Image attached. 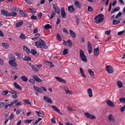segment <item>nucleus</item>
Masks as SVG:
<instances>
[{"label":"nucleus","instance_id":"37","mask_svg":"<svg viewBox=\"0 0 125 125\" xmlns=\"http://www.w3.org/2000/svg\"><path fill=\"white\" fill-rule=\"evenodd\" d=\"M67 44H68V46L70 47H71L72 45V42L70 40H68L67 41Z\"/></svg>","mask_w":125,"mask_h":125},{"label":"nucleus","instance_id":"54","mask_svg":"<svg viewBox=\"0 0 125 125\" xmlns=\"http://www.w3.org/2000/svg\"><path fill=\"white\" fill-rule=\"evenodd\" d=\"M119 101L122 103L125 102V98L123 97L120 98V99Z\"/></svg>","mask_w":125,"mask_h":125},{"label":"nucleus","instance_id":"53","mask_svg":"<svg viewBox=\"0 0 125 125\" xmlns=\"http://www.w3.org/2000/svg\"><path fill=\"white\" fill-rule=\"evenodd\" d=\"M20 37L22 39H24L25 38V35L23 33H21L20 34Z\"/></svg>","mask_w":125,"mask_h":125},{"label":"nucleus","instance_id":"19","mask_svg":"<svg viewBox=\"0 0 125 125\" xmlns=\"http://www.w3.org/2000/svg\"><path fill=\"white\" fill-rule=\"evenodd\" d=\"M44 99L46 100L48 103H51L52 102V101L51 99L49 97L47 96H45L43 97Z\"/></svg>","mask_w":125,"mask_h":125},{"label":"nucleus","instance_id":"36","mask_svg":"<svg viewBox=\"0 0 125 125\" xmlns=\"http://www.w3.org/2000/svg\"><path fill=\"white\" fill-rule=\"evenodd\" d=\"M56 14L55 12L53 11L51 13V15L50 18L51 19H52L54 17Z\"/></svg>","mask_w":125,"mask_h":125},{"label":"nucleus","instance_id":"9","mask_svg":"<svg viewBox=\"0 0 125 125\" xmlns=\"http://www.w3.org/2000/svg\"><path fill=\"white\" fill-rule=\"evenodd\" d=\"M61 13L62 17L63 18H65L66 15L65 10L63 7L62 8L61 10Z\"/></svg>","mask_w":125,"mask_h":125},{"label":"nucleus","instance_id":"4","mask_svg":"<svg viewBox=\"0 0 125 125\" xmlns=\"http://www.w3.org/2000/svg\"><path fill=\"white\" fill-rule=\"evenodd\" d=\"M106 69L109 73H111L114 72L113 68L110 66H107L106 68Z\"/></svg>","mask_w":125,"mask_h":125},{"label":"nucleus","instance_id":"61","mask_svg":"<svg viewBox=\"0 0 125 125\" xmlns=\"http://www.w3.org/2000/svg\"><path fill=\"white\" fill-rule=\"evenodd\" d=\"M42 15V13L41 12H39L38 15V17L39 19L41 18V17Z\"/></svg>","mask_w":125,"mask_h":125},{"label":"nucleus","instance_id":"38","mask_svg":"<svg viewBox=\"0 0 125 125\" xmlns=\"http://www.w3.org/2000/svg\"><path fill=\"white\" fill-rule=\"evenodd\" d=\"M120 21H116L115 19H113V25H116L120 23Z\"/></svg>","mask_w":125,"mask_h":125},{"label":"nucleus","instance_id":"8","mask_svg":"<svg viewBox=\"0 0 125 125\" xmlns=\"http://www.w3.org/2000/svg\"><path fill=\"white\" fill-rule=\"evenodd\" d=\"M55 78L60 82L64 84L66 83V81L61 77H55Z\"/></svg>","mask_w":125,"mask_h":125},{"label":"nucleus","instance_id":"47","mask_svg":"<svg viewBox=\"0 0 125 125\" xmlns=\"http://www.w3.org/2000/svg\"><path fill=\"white\" fill-rule=\"evenodd\" d=\"M23 101L26 103L27 104H29L31 105V104L29 102L28 100L27 99H24L23 100Z\"/></svg>","mask_w":125,"mask_h":125},{"label":"nucleus","instance_id":"59","mask_svg":"<svg viewBox=\"0 0 125 125\" xmlns=\"http://www.w3.org/2000/svg\"><path fill=\"white\" fill-rule=\"evenodd\" d=\"M5 105V103L3 102H2L0 103V108H1L3 107Z\"/></svg>","mask_w":125,"mask_h":125},{"label":"nucleus","instance_id":"31","mask_svg":"<svg viewBox=\"0 0 125 125\" xmlns=\"http://www.w3.org/2000/svg\"><path fill=\"white\" fill-rule=\"evenodd\" d=\"M31 52L32 54L34 55H38V54L37 52L34 49H32L31 50Z\"/></svg>","mask_w":125,"mask_h":125},{"label":"nucleus","instance_id":"63","mask_svg":"<svg viewBox=\"0 0 125 125\" xmlns=\"http://www.w3.org/2000/svg\"><path fill=\"white\" fill-rule=\"evenodd\" d=\"M33 121L32 120H25V122L27 123H30Z\"/></svg>","mask_w":125,"mask_h":125},{"label":"nucleus","instance_id":"23","mask_svg":"<svg viewBox=\"0 0 125 125\" xmlns=\"http://www.w3.org/2000/svg\"><path fill=\"white\" fill-rule=\"evenodd\" d=\"M19 13L23 17H25L27 16V14L25 11H24L23 10H20Z\"/></svg>","mask_w":125,"mask_h":125},{"label":"nucleus","instance_id":"41","mask_svg":"<svg viewBox=\"0 0 125 125\" xmlns=\"http://www.w3.org/2000/svg\"><path fill=\"white\" fill-rule=\"evenodd\" d=\"M35 112L39 116L42 117L44 116L40 112L37 111H36Z\"/></svg>","mask_w":125,"mask_h":125},{"label":"nucleus","instance_id":"32","mask_svg":"<svg viewBox=\"0 0 125 125\" xmlns=\"http://www.w3.org/2000/svg\"><path fill=\"white\" fill-rule=\"evenodd\" d=\"M117 84L119 88H121L123 86V84L120 81H117Z\"/></svg>","mask_w":125,"mask_h":125},{"label":"nucleus","instance_id":"22","mask_svg":"<svg viewBox=\"0 0 125 125\" xmlns=\"http://www.w3.org/2000/svg\"><path fill=\"white\" fill-rule=\"evenodd\" d=\"M87 92L90 97H92L93 95L92 94V90L91 88H88L87 90Z\"/></svg>","mask_w":125,"mask_h":125},{"label":"nucleus","instance_id":"13","mask_svg":"<svg viewBox=\"0 0 125 125\" xmlns=\"http://www.w3.org/2000/svg\"><path fill=\"white\" fill-rule=\"evenodd\" d=\"M94 55L95 56H98L99 53V47H97V48L95 49L94 50Z\"/></svg>","mask_w":125,"mask_h":125},{"label":"nucleus","instance_id":"64","mask_svg":"<svg viewBox=\"0 0 125 125\" xmlns=\"http://www.w3.org/2000/svg\"><path fill=\"white\" fill-rule=\"evenodd\" d=\"M124 30L120 31L117 34L119 35H121L123 34L124 33Z\"/></svg>","mask_w":125,"mask_h":125},{"label":"nucleus","instance_id":"27","mask_svg":"<svg viewBox=\"0 0 125 125\" xmlns=\"http://www.w3.org/2000/svg\"><path fill=\"white\" fill-rule=\"evenodd\" d=\"M23 23V22L21 21L18 22L16 24V27H18L21 26L22 25Z\"/></svg>","mask_w":125,"mask_h":125},{"label":"nucleus","instance_id":"26","mask_svg":"<svg viewBox=\"0 0 125 125\" xmlns=\"http://www.w3.org/2000/svg\"><path fill=\"white\" fill-rule=\"evenodd\" d=\"M52 28V26L49 24H47L43 26V28L45 29H48Z\"/></svg>","mask_w":125,"mask_h":125},{"label":"nucleus","instance_id":"49","mask_svg":"<svg viewBox=\"0 0 125 125\" xmlns=\"http://www.w3.org/2000/svg\"><path fill=\"white\" fill-rule=\"evenodd\" d=\"M32 69L35 72H37L38 71V70L33 65V66H32L31 67Z\"/></svg>","mask_w":125,"mask_h":125},{"label":"nucleus","instance_id":"58","mask_svg":"<svg viewBox=\"0 0 125 125\" xmlns=\"http://www.w3.org/2000/svg\"><path fill=\"white\" fill-rule=\"evenodd\" d=\"M14 115L13 114L11 113L9 117V119L10 120L12 119L13 118Z\"/></svg>","mask_w":125,"mask_h":125},{"label":"nucleus","instance_id":"2","mask_svg":"<svg viewBox=\"0 0 125 125\" xmlns=\"http://www.w3.org/2000/svg\"><path fill=\"white\" fill-rule=\"evenodd\" d=\"M94 20H95V22L97 24L102 22L104 20V15L102 14H100L95 16Z\"/></svg>","mask_w":125,"mask_h":125},{"label":"nucleus","instance_id":"16","mask_svg":"<svg viewBox=\"0 0 125 125\" xmlns=\"http://www.w3.org/2000/svg\"><path fill=\"white\" fill-rule=\"evenodd\" d=\"M14 87L16 88L19 89L20 90H22L21 87L17 83L14 82L13 83Z\"/></svg>","mask_w":125,"mask_h":125},{"label":"nucleus","instance_id":"34","mask_svg":"<svg viewBox=\"0 0 125 125\" xmlns=\"http://www.w3.org/2000/svg\"><path fill=\"white\" fill-rule=\"evenodd\" d=\"M23 59L26 61H31V58L30 57L25 56L23 58Z\"/></svg>","mask_w":125,"mask_h":125},{"label":"nucleus","instance_id":"62","mask_svg":"<svg viewBox=\"0 0 125 125\" xmlns=\"http://www.w3.org/2000/svg\"><path fill=\"white\" fill-rule=\"evenodd\" d=\"M65 93L67 94L70 93L71 94H73V92L69 90H68L67 91H66Z\"/></svg>","mask_w":125,"mask_h":125},{"label":"nucleus","instance_id":"39","mask_svg":"<svg viewBox=\"0 0 125 125\" xmlns=\"http://www.w3.org/2000/svg\"><path fill=\"white\" fill-rule=\"evenodd\" d=\"M29 10L33 14H35L36 12V10L34 9L30 8Z\"/></svg>","mask_w":125,"mask_h":125},{"label":"nucleus","instance_id":"5","mask_svg":"<svg viewBox=\"0 0 125 125\" xmlns=\"http://www.w3.org/2000/svg\"><path fill=\"white\" fill-rule=\"evenodd\" d=\"M84 115L87 118L91 119H94L95 118V116L91 115L90 113L88 112L84 113Z\"/></svg>","mask_w":125,"mask_h":125},{"label":"nucleus","instance_id":"50","mask_svg":"<svg viewBox=\"0 0 125 125\" xmlns=\"http://www.w3.org/2000/svg\"><path fill=\"white\" fill-rule=\"evenodd\" d=\"M29 82L31 83L34 84L35 83V80L33 79H30L29 80Z\"/></svg>","mask_w":125,"mask_h":125},{"label":"nucleus","instance_id":"52","mask_svg":"<svg viewBox=\"0 0 125 125\" xmlns=\"http://www.w3.org/2000/svg\"><path fill=\"white\" fill-rule=\"evenodd\" d=\"M120 110L122 112H124L125 111V105L121 108Z\"/></svg>","mask_w":125,"mask_h":125},{"label":"nucleus","instance_id":"56","mask_svg":"<svg viewBox=\"0 0 125 125\" xmlns=\"http://www.w3.org/2000/svg\"><path fill=\"white\" fill-rule=\"evenodd\" d=\"M31 19L32 20H36L37 19V17L34 15H32L31 17Z\"/></svg>","mask_w":125,"mask_h":125},{"label":"nucleus","instance_id":"51","mask_svg":"<svg viewBox=\"0 0 125 125\" xmlns=\"http://www.w3.org/2000/svg\"><path fill=\"white\" fill-rule=\"evenodd\" d=\"M51 106L53 109L56 111L59 109L58 108L55 106L52 105Z\"/></svg>","mask_w":125,"mask_h":125},{"label":"nucleus","instance_id":"25","mask_svg":"<svg viewBox=\"0 0 125 125\" xmlns=\"http://www.w3.org/2000/svg\"><path fill=\"white\" fill-rule=\"evenodd\" d=\"M17 15V13L15 12L12 11L9 12V17L10 16L14 17Z\"/></svg>","mask_w":125,"mask_h":125},{"label":"nucleus","instance_id":"6","mask_svg":"<svg viewBox=\"0 0 125 125\" xmlns=\"http://www.w3.org/2000/svg\"><path fill=\"white\" fill-rule=\"evenodd\" d=\"M1 13L2 15L6 17H9V12L5 10H2L1 11Z\"/></svg>","mask_w":125,"mask_h":125},{"label":"nucleus","instance_id":"15","mask_svg":"<svg viewBox=\"0 0 125 125\" xmlns=\"http://www.w3.org/2000/svg\"><path fill=\"white\" fill-rule=\"evenodd\" d=\"M106 103L107 105L113 107L114 106V104L110 100H107L106 101Z\"/></svg>","mask_w":125,"mask_h":125},{"label":"nucleus","instance_id":"28","mask_svg":"<svg viewBox=\"0 0 125 125\" xmlns=\"http://www.w3.org/2000/svg\"><path fill=\"white\" fill-rule=\"evenodd\" d=\"M2 45L3 48L6 49L8 48L9 47V45L6 43H2Z\"/></svg>","mask_w":125,"mask_h":125},{"label":"nucleus","instance_id":"60","mask_svg":"<svg viewBox=\"0 0 125 125\" xmlns=\"http://www.w3.org/2000/svg\"><path fill=\"white\" fill-rule=\"evenodd\" d=\"M14 95H12L11 96V97L13 99H16L18 98V96L16 94Z\"/></svg>","mask_w":125,"mask_h":125},{"label":"nucleus","instance_id":"55","mask_svg":"<svg viewBox=\"0 0 125 125\" xmlns=\"http://www.w3.org/2000/svg\"><path fill=\"white\" fill-rule=\"evenodd\" d=\"M88 10L89 11H93V9L92 8L91 6H88Z\"/></svg>","mask_w":125,"mask_h":125},{"label":"nucleus","instance_id":"30","mask_svg":"<svg viewBox=\"0 0 125 125\" xmlns=\"http://www.w3.org/2000/svg\"><path fill=\"white\" fill-rule=\"evenodd\" d=\"M8 56L9 59L10 61H15V58L13 55H9Z\"/></svg>","mask_w":125,"mask_h":125},{"label":"nucleus","instance_id":"33","mask_svg":"<svg viewBox=\"0 0 125 125\" xmlns=\"http://www.w3.org/2000/svg\"><path fill=\"white\" fill-rule=\"evenodd\" d=\"M21 78L22 80L24 82H27L28 80L27 78L24 75L22 76L21 77Z\"/></svg>","mask_w":125,"mask_h":125},{"label":"nucleus","instance_id":"40","mask_svg":"<svg viewBox=\"0 0 125 125\" xmlns=\"http://www.w3.org/2000/svg\"><path fill=\"white\" fill-rule=\"evenodd\" d=\"M9 92V91L8 90L4 91L2 92L1 94L3 96H5L7 95Z\"/></svg>","mask_w":125,"mask_h":125},{"label":"nucleus","instance_id":"12","mask_svg":"<svg viewBox=\"0 0 125 125\" xmlns=\"http://www.w3.org/2000/svg\"><path fill=\"white\" fill-rule=\"evenodd\" d=\"M54 9L55 11L57 13L59 14L60 12V9L57 7L56 5L55 4H53Z\"/></svg>","mask_w":125,"mask_h":125},{"label":"nucleus","instance_id":"43","mask_svg":"<svg viewBox=\"0 0 125 125\" xmlns=\"http://www.w3.org/2000/svg\"><path fill=\"white\" fill-rule=\"evenodd\" d=\"M9 92L12 94H18V93L12 89Z\"/></svg>","mask_w":125,"mask_h":125},{"label":"nucleus","instance_id":"46","mask_svg":"<svg viewBox=\"0 0 125 125\" xmlns=\"http://www.w3.org/2000/svg\"><path fill=\"white\" fill-rule=\"evenodd\" d=\"M46 62L47 64L50 65V66L51 67H53L54 66L53 64L51 62H49L48 61H46Z\"/></svg>","mask_w":125,"mask_h":125},{"label":"nucleus","instance_id":"10","mask_svg":"<svg viewBox=\"0 0 125 125\" xmlns=\"http://www.w3.org/2000/svg\"><path fill=\"white\" fill-rule=\"evenodd\" d=\"M88 51L89 54L90 53L92 52V46L90 42L88 41Z\"/></svg>","mask_w":125,"mask_h":125},{"label":"nucleus","instance_id":"14","mask_svg":"<svg viewBox=\"0 0 125 125\" xmlns=\"http://www.w3.org/2000/svg\"><path fill=\"white\" fill-rule=\"evenodd\" d=\"M75 2L74 4L77 7L79 8H81V4L80 2L76 0L75 1Z\"/></svg>","mask_w":125,"mask_h":125},{"label":"nucleus","instance_id":"7","mask_svg":"<svg viewBox=\"0 0 125 125\" xmlns=\"http://www.w3.org/2000/svg\"><path fill=\"white\" fill-rule=\"evenodd\" d=\"M33 78L36 82H41L42 81V80L37 75L33 74L32 76Z\"/></svg>","mask_w":125,"mask_h":125},{"label":"nucleus","instance_id":"57","mask_svg":"<svg viewBox=\"0 0 125 125\" xmlns=\"http://www.w3.org/2000/svg\"><path fill=\"white\" fill-rule=\"evenodd\" d=\"M111 32V30H109L107 31H106L105 32V33L107 34L108 35H110Z\"/></svg>","mask_w":125,"mask_h":125},{"label":"nucleus","instance_id":"18","mask_svg":"<svg viewBox=\"0 0 125 125\" xmlns=\"http://www.w3.org/2000/svg\"><path fill=\"white\" fill-rule=\"evenodd\" d=\"M68 9L70 12H73L74 10V8L73 6L72 5L68 6Z\"/></svg>","mask_w":125,"mask_h":125},{"label":"nucleus","instance_id":"35","mask_svg":"<svg viewBox=\"0 0 125 125\" xmlns=\"http://www.w3.org/2000/svg\"><path fill=\"white\" fill-rule=\"evenodd\" d=\"M80 69L81 74L82 76H83L84 77H85L86 76L84 74V72L83 71L82 69L80 67Z\"/></svg>","mask_w":125,"mask_h":125},{"label":"nucleus","instance_id":"3","mask_svg":"<svg viewBox=\"0 0 125 125\" xmlns=\"http://www.w3.org/2000/svg\"><path fill=\"white\" fill-rule=\"evenodd\" d=\"M80 56L81 59L85 62H87V60L86 57L83 51L81 50H80Z\"/></svg>","mask_w":125,"mask_h":125},{"label":"nucleus","instance_id":"44","mask_svg":"<svg viewBox=\"0 0 125 125\" xmlns=\"http://www.w3.org/2000/svg\"><path fill=\"white\" fill-rule=\"evenodd\" d=\"M67 109L68 110L71 111H75L74 109H73V108L70 106H68L67 107Z\"/></svg>","mask_w":125,"mask_h":125},{"label":"nucleus","instance_id":"48","mask_svg":"<svg viewBox=\"0 0 125 125\" xmlns=\"http://www.w3.org/2000/svg\"><path fill=\"white\" fill-rule=\"evenodd\" d=\"M122 14V12H120L117 14L115 17V18H117L121 16V15Z\"/></svg>","mask_w":125,"mask_h":125},{"label":"nucleus","instance_id":"45","mask_svg":"<svg viewBox=\"0 0 125 125\" xmlns=\"http://www.w3.org/2000/svg\"><path fill=\"white\" fill-rule=\"evenodd\" d=\"M68 50L67 49H64L63 51V54L66 55L67 54Z\"/></svg>","mask_w":125,"mask_h":125},{"label":"nucleus","instance_id":"29","mask_svg":"<svg viewBox=\"0 0 125 125\" xmlns=\"http://www.w3.org/2000/svg\"><path fill=\"white\" fill-rule=\"evenodd\" d=\"M120 9V8L119 7L115 8L112 10L111 13H112L115 12L119 11Z\"/></svg>","mask_w":125,"mask_h":125},{"label":"nucleus","instance_id":"11","mask_svg":"<svg viewBox=\"0 0 125 125\" xmlns=\"http://www.w3.org/2000/svg\"><path fill=\"white\" fill-rule=\"evenodd\" d=\"M108 118L109 120L112 122H114L115 121V119L114 118L111 114H109L108 116Z\"/></svg>","mask_w":125,"mask_h":125},{"label":"nucleus","instance_id":"20","mask_svg":"<svg viewBox=\"0 0 125 125\" xmlns=\"http://www.w3.org/2000/svg\"><path fill=\"white\" fill-rule=\"evenodd\" d=\"M33 87L34 90L38 92H39L40 93H43L42 90L39 88L35 86H34Z\"/></svg>","mask_w":125,"mask_h":125},{"label":"nucleus","instance_id":"1","mask_svg":"<svg viewBox=\"0 0 125 125\" xmlns=\"http://www.w3.org/2000/svg\"><path fill=\"white\" fill-rule=\"evenodd\" d=\"M39 41L40 42H37L35 43L37 47L41 48L46 49L47 48V46L43 40L40 39Z\"/></svg>","mask_w":125,"mask_h":125},{"label":"nucleus","instance_id":"17","mask_svg":"<svg viewBox=\"0 0 125 125\" xmlns=\"http://www.w3.org/2000/svg\"><path fill=\"white\" fill-rule=\"evenodd\" d=\"M14 61H10L9 62V64L12 66L13 67H16L17 66V64L16 62Z\"/></svg>","mask_w":125,"mask_h":125},{"label":"nucleus","instance_id":"42","mask_svg":"<svg viewBox=\"0 0 125 125\" xmlns=\"http://www.w3.org/2000/svg\"><path fill=\"white\" fill-rule=\"evenodd\" d=\"M56 38L59 41H61L62 40V38L59 33H57Z\"/></svg>","mask_w":125,"mask_h":125},{"label":"nucleus","instance_id":"21","mask_svg":"<svg viewBox=\"0 0 125 125\" xmlns=\"http://www.w3.org/2000/svg\"><path fill=\"white\" fill-rule=\"evenodd\" d=\"M88 71L91 76L92 78H94L95 77V75L94 74V72L90 69H88Z\"/></svg>","mask_w":125,"mask_h":125},{"label":"nucleus","instance_id":"24","mask_svg":"<svg viewBox=\"0 0 125 125\" xmlns=\"http://www.w3.org/2000/svg\"><path fill=\"white\" fill-rule=\"evenodd\" d=\"M69 31L70 35L73 38H75L76 36V34L75 33L71 30H70Z\"/></svg>","mask_w":125,"mask_h":125}]
</instances>
